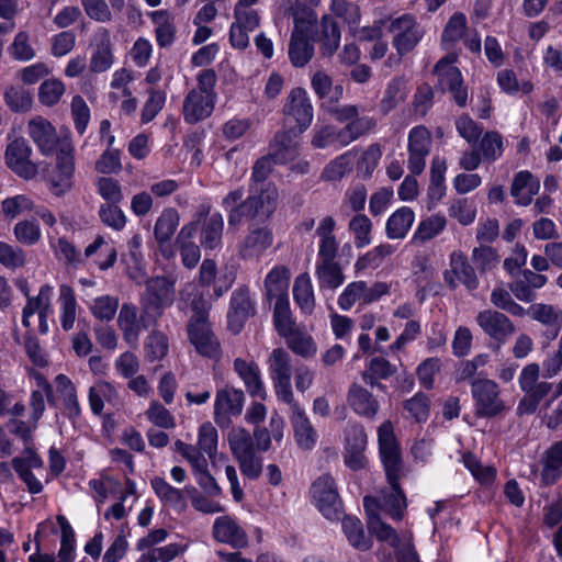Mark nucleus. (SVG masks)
Wrapping results in <instances>:
<instances>
[{
	"mask_svg": "<svg viewBox=\"0 0 562 562\" xmlns=\"http://www.w3.org/2000/svg\"><path fill=\"white\" fill-rule=\"evenodd\" d=\"M290 270L285 266H274L263 282L265 295L269 302L289 300Z\"/></svg>",
	"mask_w": 562,
	"mask_h": 562,
	"instance_id": "obj_34",
	"label": "nucleus"
},
{
	"mask_svg": "<svg viewBox=\"0 0 562 562\" xmlns=\"http://www.w3.org/2000/svg\"><path fill=\"white\" fill-rule=\"evenodd\" d=\"M196 229V223L191 222L182 226L177 237L182 265L188 269H193L201 259L200 248L193 241Z\"/></svg>",
	"mask_w": 562,
	"mask_h": 562,
	"instance_id": "obj_36",
	"label": "nucleus"
},
{
	"mask_svg": "<svg viewBox=\"0 0 562 562\" xmlns=\"http://www.w3.org/2000/svg\"><path fill=\"white\" fill-rule=\"evenodd\" d=\"M254 314V304L247 290H236L231 297L228 327L233 333H239L246 319Z\"/></svg>",
	"mask_w": 562,
	"mask_h": 562,
	"instance_id": "obj_35",
	"label": "nucleus"
},
{
	"mask_svg": "<svg viewBox=\"0 0 562 562\" xmlns=\"http://www.w3.org/2000/svg\"><path fill=\"white\" fill-rule=\"evenodd\" d=\"M408 93L407 80L404 77L393 78L386 86L381 106L384 112H390L403 103Z\"/></svg>",
	"mask_w": 562,
	"mask_h": 562,
	"instance_id": "obj_56",
	"label": "nucleus"
},
{
	"mask_svg": "<svg viewBox=\"0 0 562 562\" xmlns=\"http://www.w3.org/2000/svg\"><path fill=\"white\" fill-rule=\"evenodd\" d=\"M27 133L43 155H52L58 144V136L55 127L49 121L42 116L30 120Z\"/></svg>",
	"mask_w": 562,
	"mask_h": 562,
	"instance_id": "obj_25",
	"label": "nucleus"
},
{
	"mask_svg": "<svg viewBox=\"0 0 562 562\" xmlns=\"http://www.w3.org/2000/svg\"><path fill=\"white\" fill-rule=\"evenodd\" d=\"M227 442L235 459L255 451L252 437L243 427H233L227 434Z\"/></svg>",
	"mask_w": 562,
	"mask_h": 562,
	"instance_id": "obj_62",
	"label": "nucleus"
},
{
	"mask_svg": "<svg viewBox=\"0 0 562 562\" xmlns=\"http://www.w3.org/2000/svg\"><path fill=\"white\" fill-rule=\"evenodd\" d=\"M562 475V440L553 443L543 456L541 479L544 484L557 482Z\"/></svg>",
	"mask_w": 562,
	"mask_h": 562,
	"instance_id": "obj_49",
	"label": "nucleus"
},
{
	"mask_svg": "<svg viewBox=\"0 0 562 562\" xmlns=\"http://www.w3.org/2000/svg\"><path fill=\"white\" fill-rule=\"evenodd\" d=\"M378 439L380 456L383 462L390 491L382 492L379 497L367 496L363 499V506L368 515L369 530L381 541L389 542L392 547H397L402 541L395 530L381 521L379 512H385L394 519L402 517L406 507V499L398 486L401 458L400 449L393 432V426L390 422H384L378 429Z\"/></svg>",
	"mask_w": 562,
	"mask_h": 562,
	"instance_id": "obj_1",
	"label": "nucleus"
},
{
	"mask_svg": "<svg viewBox=\"0 0 562 562\" xmlns=\"http://www.w3.org/2000/svg\"><path fill=\"white\" fill-rule=\"evenodd\" d=\"M273 235L267 226L250 229L238 245V254L243 259H258L272 246Z\"/></svg>",
	"mask_w": 562,
	"mask_h": 562,
	"instance_id": "obj_26",
	"label": "nucleus"
},
{
	"mask_svg": "<svg viewBox=\"0 0 562 562\" xmlns=\"http://www.w3.org/2000/svg\"><path fill=\"white\" fill-rule=\"evenodd\" d=\"M57 304L60 326L65 331H69L75 326L78 310L75 291L69 284L59 285Z\"/></svg>",
	"mask_w": 562,
	"mask_h": 562,
	"instance_id": "obj_37",
	"label": "nucleus"
},
{
	"mask_svg": "<svg viewBox=\"0 0 562 562\" xmlns=\"http://www.w3.org/2000/svg\"><path fill=\"white\" fill-rule=\"evenodd\" d=\"M56 520L61 533L57 558L50 554L33 553L29 557V562H74L76 552L75 531L65 516L58 515Z\"/></svg>",
	"mask_w": 562,
	"mask_h": 562,
	"instance_id": "obj_21",
	"label": "nucleus"
},
{
	"mask_svg": "<svg viewBox=\"0 0 562 562\" xmlns=\"http://www.w3.org/2000/svg\"><path fill=\"white\" fill-rule=\"evenodd\" d=\"M540 182L529 171L522 170L515 175L510 188L516 204L527 206L539 192Z\"/></svg>",
	"mask_w": 562,
	"mask_h": 562,
	"instance_id": "obj_38",
	"label": "nucleus"
},
{
	"mask_svg": "<svg viewBox=\"0 0 562 562\" xmlns=\"http://www.w3.org/2000/svg\"><path fill=\"white\" fill-rule=\"evenodd\" d=\"M245 395L243 391L233 387L220 390L215 396L214 418L218 425H223L227 417L241 413Z\"/></svg>",
	"mask_w": 562,
	"mask_h": 562,
	"instance_id": "obj_24",
	"label": "nucleus"
},
{
	"mask_svg": "<svg viewBox=\"0 0 562 562\" xmlns=\"http://www.w3.org/2000/svg\"><path fill=\"white\" fill-rule=\"evenodd\" d=\"M128 252L124 255L123 261L127 266V273L128 276L139 282L145 273L143 271V255L140 251L142 247V237L140 235L136 234L134 235L128 244Z\"/></svg>",
	"mask_w": 562,
	"mask_h": 562,
	"instance_id": "obj_54",
	"label": "nucleus"
},
{
	"mask_svg": "<svg viewBox=\"0 0 562 562\" xmlns=\"http://www.w3.org/2000/svg\"><path fill=\"white\" fill-rule=\"evenodd\" d=\"M393 45L400 55H405L420 42L424 36L423 27L411 14H404L391 22Z\"/></svg>",
	"mask_w": 562,
	"mask_h": 562,
	"instance_id": "obj_8",
	"label": "nucleus"
},
{
	"mask_svg": "<svg viewBox=\"0 0 562 562\" xmlns=\"http://www.w3.org/2000/svg\"><path fill=\"white\" fill-rule=\"evenodd\" d=\"M218 432L217 429L210 423H203L198 431L196 449L202 456L211 461L213 465L221 460L225 459L224 454H218Z\"/></svg>",
	"mask_w": 562,
	"mask_h": 562,
	"instance_id": "obj_39",
	"label": "nucleus"
},
{
	"mask_svg": "<svg viewBox=\"0 0 562 562\" xmlns=\"http://www.w3.org/2000/svg\"><path fill=\"white\" fill-rule=\"evenodd\" d=\"M528 315H530L533 321L546 326L551 333V338H555L558 336L562 326L561 307L552 304L537 303L532 304L528 308Z\"/></svg>",
	"mask_w": 562,
	"mask_h": 562,
	"instance_id": "obj_40",
	"label": "nucleus"
},
{
	"mask_svg": "<svg viewBox=\"0 0 562 562\" xmlns=\"http://www.w3.org/2000/svg\"><path fill=\"white\" fill-rule=\"evenodd\" d=\"M155 25L156 42L160 47L170 46L175 41L176 26L173 16L166 10H157L149 13Z\"/></svg>",
	"mask_w": 562,
	"mask_h": 562,
	"instance_id": "obj_48",
	"label": "nucleus"
},
{
	"mask_svg": "<svg viewBox=\"0 0 562 562\" xmlns=\"http://www.w3.org/2000/svg\"><path fill=\"white\" fill-rule=\"evenodd\" d=\"M179 214L175 209H166L155 223V238L159 244V250L165 258H171L175 255L169 241L179 225Z\"/></svg>",
	"mask_w": 562,
	"mask_h": 562,
	"instance_id": "obj_27",
	"label": "nucleus"
},
{
	"mask_svg": "<svg viewBox=\"0 0 562 562\" xmlns=\"http://www.w3.org/2000/svg\"><path fill=\"white\" fill-rule=\"evenodd\" d=\"M480 328L501 347L516 330L513 322L503 313L485 310L476 315Z\"/></svg>",
	"mask_w": 562,
	"mask_h": 562,
	"instance_id": "obj_16",
	"label": "nucleus"
},
{
	"mask_svg": "<svg viewBox=\"0 0 562 562\" xmlns=\"http://www.w3.org/2000/svg\"><path fill=\"white\" fill-rule=\"evenodd\" d=\"M21 291L26 296V303L22 310V325L30 331L33 330V318L37 315L38 331L45 335L49 330L48 318L53 314V297L55 289L52 284H42L36 295H30L27 286H22Z\"/></svg>",
	"mask_w": 562,
	"mask_h": 562,
	"instance_id": "obj_3",
	"label": "nucleus"
},
{
	"mask_svg": "<svg viewBox=\"0 0 562 562\" xmlns=\"http://www.w3.org/2000/svg\"><path fill=\"white\" fill-rule=\"evenodd\" d=\"M215 95L203 91H190L183 102V117L188 123H196L210 116L214 109Z\"/></svg>",
	"mask_w": 562,
	"mask_h": 562,
	"instance_id": "obj_30",
	"label": "nucleus"
},
{
	"mask_svg": "<svg viewBox=\"0 0 562 562\" xmlns=\"http://www.w3.org/2000/svg\"><path fill=\"white\" fill-rule=\"evenodd\" d=\"M55 389L61 398L65 413L75 418L80 414V406L77 397V391L71 380L65 374H58L55 379Z\"/></svg>",
	"mask_w": 562,
	"mask_h": 562,
	"instance_id": "obj_50",
	"label": "nucleus"
},
{
	"mask_svg": "<svg viewBox=\"0 0 562 562\" xmlns=\"http://www.w3.org/2000/svg\"><path fill=\"white\" fill-rule=\"evenodd\" d=\"M74 171L75 161L72 148L68 144H63L57 154L56 166L47 176L54 194L60 195L71 188Z\"/></svg>",
	"mask_w": 562,
	"mask_h": 562,
	"instance_id": "obj_15",
	"label": "nucleus"
},
{
	"mask_svg": "<svg viewBox=\"0 0 562 562\" xmlns=\"http://www.w3.org/2000/svg\"><path fill=\"white\" fill-rule=\"evenodd\" d=\"M496 83L499 90L512 97L529 94L533 90L530 80L519 79L513 69H502L496 74Z\"/></svg>",
	"mask_w": 562,
	"mask_h": 562,
	"instance_id": "obj_47",
	"label": "nucleus"
},
{
	"mask_svg": "<svg viewBox=\"0 0 562 562\" xmlns=\"http://www.w3.org/2000/svg\"><path fill=\"white\" fill-rule=\"evenodd\" d=\"M415 222V212L408 206H401L393 212L386 223L385 233L390 239H403Z\"/></svg>",
	"mask_w": 562,
	"mask_h": 562,
	"instance_id": "obj_42",
	"label": "nucleus"
},
{
	"mask_svg": "<svg viewBox=\"0 0 562 562\" xmlns=\"http://www.w3.org/2000/svg\"><path fill=\"white\" fill-rule=\"evenodd\" d=\"M319 34L321 52L323 55L331 56L340 43V30L337 23L329 16H324L321 23Z\"/></svg>",
	"mask_w": 562,
	"mask_h": 562,
	"instance_id": "obj_57",
	"label": "nucleus"
},
{
	"mask_svg": "<svg viewBox=\"0 0 562 562\" xmlns=\"http://www.w3.org/2000/svg\"><path fill=\"white\" fill-rule=\"evenodd\" d=\"M367 447V434L363 427L353 425L346 431L344 450V462L353 471L361 470L367 465L364 450Z\"/></svg>",
	"mask_w": 562,
	"mask_h": 562,
	"instance_id": "obj_20",
	"label": "nucleus"
},
{
	"mask_svg": "<svg viewBox=\"0 0 562 562\" xmlns=\"http://www.w3.org/2000/svg\"><path fill=\"white\" fill-rule=\"evenodd\" d=\"M353 162L355 155L350 151H347L327 164L322 172L321 178L324 181H339L351 171Z\"/></svg>",
	"mask_w": 562,
	"mask_h": 562,
	"instance_id": "obj_63",
	"label": "nucleus"
},
{
	"mask_svg": "<svg viewBox=\"0 0 562 562\" xmlns=\"http://www.w3.org/2000/svg\"><path fill=\"white\" fill-rule=\"evenodd\" d=\"M134 81L133 71L127 68L116 69L112 74L109 98L113 102L120 101L123 97H130L133 93L131 85Z\"/></svg>",
	"mask_w": 562,
	"mask_h": 562,
	"instance_id": "obj_64",
	"label": "nucleus"
},
{
	"mask_svg": "<svg viewBox=\"0 0 562 562\" xmlns=\"http://www.w3.org/2000/svg\"><path fill=\"white\" fill-rule=\"evenodd\" d=\"M31 154L32 148L24 138H14L5 148V164L19 177L26 180L33 179L37 175L38 167L30 159Z\"/></svg>",
	"mask_w": 562,
	"mask_h": 562,
	"instance_id": "obj_12",
	"label": "nucleus"
},
{
	"mask_svg": "<svg viewBox=\"0 0 562 562\" xmlns=\"http://www.w3.org/2000/svg\"><path fill=\"white\" fill-rule=\"evenodd\" d=\"M312 88L325 103H336L342 97V87L333 86L331 78L324 71H317L312 77Z\"/></svg>",
	"mask_w": 562,
	"mask_h": 562,
	"instance_id": "obj_53",
	"label": "nucleus"
},
{
	"mask_svg": "<svg viewBox=\"0 0 562 562\" xmlns=\"http://www.w3.org/2000/svg\"><path fill=\"white\" fill-rule=\"evenodd\" d=\"M85 256L92 258L100 270H108L115 263L117 251L110 241L99 236L85 249Z\"/></svg>",
	"mask_w": 562,
	"mask_h": 562,
	"instance_id": "obj_44",
	"label": "nucleus"
},
{
	"mask_svg": "<svg viewBox=\"0 0 562 562\" xmlns=\"http://www.w3.org/2000/svg\"><path fill=\"white\" fill-rule=\"evenodd\" d=\"M443 279L452 289L463 284L468 290L473 291L479 284L474 269L468 262L465 255L460 251H453L450 255L449 269L445 271Z\"/></svg>",
	"mask_w": 562,
	"mask_h": 562,
	"instance_id": "obj_19",
	"label": "nucleus"
},
{
	"mask_svg": "<svg viewBox=\"0 0 562 562\" xmlns=\"http://www.w3.org/2000/svg\"><path fill=\"white\" fill-rule=\"evenodd\" d=\"M348 403L360 416L372 418L379 411V403L364 387L353 384L348 392Z\"/></svg>",
	"mask_w": 562,
	"mask_h": 562,
	"instance_id": "obj_43",
	"label": "nucleus"
},
{
	"mask_svg": "<svg viewBox=\"0 0 562 562\" xmlns=\"http://www.w3.org/2000/svg\"><path fill=\"white\" fill-rule=\"evenodd\" d=\"M290 422L297 447L302 450H312L318 436L305 411L300 405L293 406V413H290Z\"/></svg>",
	"mask_w": 562,
	"mask_h": 562,
	"instance_id": "obj_28",
	"label": "nucleus"
},
{
	"mask_svg": "<svg viewBox=\"0 0 562 562\" xmlns=\"http://www.w3.org/2000/svg\"><path fill=\"white\" fill-rule=\"evenodd\" d=\"M260 23L258 11L234 10V22L229 29V42L234 48L244 49L249 44V34Z\"/></svg>",
	"mask_w": 562,
	"mask_h": 562,
	"instance_id": "obj_23",
	"label": "nucleus"
},
{
	"mask_svg": "<svg viewBox=\"0 0 562 562\" xmlns=\"http://www.w3.org/2000/svg\"><path fill=\"white\" fill-rule=\"evenodd\" d=\"M223 216L220 213L210 215L202 227L200 241L205 249H216L222 244Z\"/></svg>",
	"mask_w": 562,
	"mask_h": 562,
	"instance_id": "obj_52",
	"label": "nucleus"
},
{
	"mask_svg": "<svg viewBox=\"0 0 562 562\" xmlns=\"http://www.w3.org/2000/svg\"><path fill=\"white\" fill-rule=\"evenodd\" d=\"M278 204V191L274 186L265 184L260 191L254 189L246 201L241 203L245 217L263 222L276 211Z\"/></svg>",
	"mask_w": 562,
	"mask_h": 562,
	"instance_id": "obj_10",
	"label": "nucleus"
},
{
	"mask_svg": "<svg viewBox=\"0 0 562 562\" xmlns=\"http://www.w3.org/2000/svg\"><path fill=\"white\" fill-rule=\"evenodd\" d=\"M191 285L181 292V299L190 302L192 315L188 323V337L198 353L203 357L215 358L220 355V342L214 336L209 321L207 313L210 304L202 296L191 299Z\"/></svg>",
	"mask_w": 562,
	"mask_h": 562,
	"instance_id": "obj_2",
	"label": "nucleus"
},
{
	"mask_svg": "<svg viewBox=\"0 0 562 562\" xmlns=\"http://www.w3.org/2000/svg\"><path fill=\"white\" fill-rule=\"evenodd\" d=\"M274 19L292 18L294 29L313 27L316 15L301 0H281L274 9Z\"/></svg>",
	"mask_w": 562,
	"mask_h": 562,
	"instance_id": "obj_29",
	"label": "nucleus"
},
{
	"mask_svg": "<svg viewBox=\"0 0 562 562\" xmlns=\"http://www.w3.org/2000/svg\"><path fill=\"white\" fill-rule=\"evenodd\" d=\"M457 61L456 56H447L440 59L436 67L435 74L438 77V85L442 90H448L452 93L454 101L463 106L467 104L468 92L463 87V79L461 71L454 65Z\"/></svg>",
	"mask_w": 562,
	"mask_h": 562,
	"instance_id": "obj_11",
	"label": "nucleus"
},
{
	"mask_svg": "<svg viewBox=\"0 0 562 562\" xmlns=\"http://www.w3.org/2000/svg\"><path fill=\"white\" fill-rule=\"evenodd\" d=\"M270 157L278 164H285L297 156L296 135L290 132L278 133L270 146Z\"/></svg>",
	"mask_w": 562,
	"mask_h": 562,
	"instance_id": "obj_46",
	"label": "nucleus"
},
{
	"mask_svg": "<svg viewBox=\"0 0 562 562\" xmlns=\"http://www.w3.org/2000/svg\"><path fill=\"white\" fill-rule=\"evenodd\" d=\"M315 278L321 291H335L346 280L342 269L337 261H316Z\"/></svg>",
	"mask_w": 562,
	"mask_h": 562,
	"instance_id": "obj_41",
	"label": "nucleus"
},
{
	"mask_svg": "<svg viewBox=\"0 0 562 562\" xmlns=\"http://www.w3.org/2000/svg\"><path fill=\"white\" fill-rule=\"evenodd\" d=\"M396 369L385 358H372L368 364L367 370L362 373V379L371 386L376 385L380 390L384 386L378 382L380 379H387L395 373Z\"/></svg>",
	"mask_w": 562,
	"mask_h": 562,
	"instance_id": "obj_58",
	"label": "nucleus"
},
{
	"mask_svg": "<svg viewBox=\"0 0 562 562\" xmlns=\"http://www.w3.org/2000/svg\"><path fill=\"white\" fill-rule=\"evenodd\" d=\"M284 114L295 121L300 134L310 127L314 112L306 90L302 88L291 90L284 105Z\"/></svg>",
	"mask_w": 562,
	"mask_h": 562,
	"instance_id": "obj_18",
	"label": "nucleus"
},
{
	"mask_svg": "<svg viewBox=\"0 0 562 562\" xmlns=\"http://www.w3.org/2000/svg\"><path fill=\"white\" fill-rule=\"evenodd\" d=\"M447 226V218L442 214H434L422 220L413 235V241L425 243L437 237Z\"/></svg>",
	"mask_w": 562,
	"mask_h": 562,
	"instance_id": "obj_55",
	"label": "nucleus"
},
{
	"mask_svg": "<svg viewBox=\"0 0 562 562\" xmlns=\"http://www.w3.org/2000/svg\"><path fill=\"white\" fill-rule=\"evenodd\" d=\"M175 447L176 451L190 463L199 486L210 496H220L222 490L209 472L207 459L198 452L192 445L176 441Z\"/></svg>",
	"mask_w": 562,
	"mask_h": 562,
	"instance_id": "obj_5",
	"label": "nucleus"
},
{
	"mask_svg": "<svg viewBox=\"0 0 562 562\" xmlns=\"http://www.w3.org/2000/svg\"><path fill=\"white\" fill-rule=\"evenodd\" d=\"M117 392L115 386L108 381H98L89 389L88 400L93 414L99 415L104 408V404L116 400Z\"/></svg>",
	"mask_w": 562,
	"mask_h": 562,
	"instance_id": "obj_51",
	"label": "nucleus"
},
{
	"mask_svg": "<svg viewBox=\"0 0 562 562\" xmlns=\"http://www.w3.org/2000/svg\"><path fill=\"white\" fill-rule=\"evenodd\" d=\"M342 531L353 548L361 551L370 549L371 540L364 535L363 526L357 517H345L342 519Z\"/></svg>",
	"mask_w": 562,
	"mask_h": 562,
	"instance_id": "obj_59",
	"label": "nucleus"
},
{
	"mask_svg": "<svg viewBox=\"0 0 562 562\" xmlns=\"http://www.w3.org/2000/svg\"><path fill=\"white\" fill-rule=\"evenodd\" d=\"M390 286L385 282H375L371 286L364 281L349 283L338 296V306L349 311L355 304H370L387 294Z\"/></svg>",
	"mask_w": 562,
	"mask_h": 562,
	"instance_id": "obj_6",
	"label": "nucleus"
},
{
	"mask_svg": "<svg viewBox=\"0 0 562 562\" xmlns=\"http://www.w3.org/2000/svg\"><path fill=\"white\" fill-rule=\"evenodd\" d=\"M293 299L303 314H313L315 308V294L308 273L304 272L295 278L293 283Z\"/></svg>",
	"mask_w": 562,
	"mask_h": 562,
	"instance_id": "obj_45",
	"label": "nucleus"
},
{
	"mask_svg": "<svg viewBox=\"0 0 562 562\" xmlns=\"http://www.w3.org/2000/svg\"><path fill=\"white\" fill-rule=\"evenodd\" d=\"M471 384L475 409L480 416H495L505 408L496 382L490 379H481L472 381Z\"/></svg>",
	"mask_w": 562,
	"mask_h": 562,
	"instance_id": "obj_7",
	"label": "nucleus"
},
{
	"mask_svg": "<svg viewBox=\"0 0 562 562\" xmlns=\"http://www.w3.org/2000/svg\"><path fill=\"white\" fill-rule=\"evenodd\" d=\"M311 497L313 504L326 519H339L342 512V503L335 481L329 474H323L313 482Z\"/></svg>",
	"mask_w": 562,
	"mask_h": 562,
	"instance_id": "obj_4",
	"label": "nucleus"
},
{
	"mask_svg": "<svg viewBox=\"0 0 562 562\" xmlns=\"http://www.w3.org/2000/svg\"><path fill=\"white\" fill-rule=\"evenodd\" d=\"M311 32L312 27L293 29L289 58L294 67L305 66L314 54V47L310 42Z\"/></svg>",
	"mask_w": 562,
	"mask_h": 562,
	"instance_id": "obj_33",
	"label": "nucleus"
},
{
	"mask_svg": "<svg viewBox=\"0 0 562 562\" xmlns=\"http://www.w3.org/2000/svg\"><path fill=\"white\" fill-rule=\"evenodd\" d=\"M394 252V247L390 244H381L360 256L355 262V269L357 272L364 271L368 269L379 268L384 259Z\"/></svg>",
	"mask_w": 562,
	"mask_h": 562,
	"instance_id": "obj_60",
	"label": "nucleus"
},
{
	"mask_svg": "<svg viewBox=\"0 0 562 562\" xmlns=\"http://www.w3.org/2000/svg\"><path fill=\"white\" fill-rule=\"evenodd\" d=\"M234 369L244 381L246 390L250 396L259 400H266L267 391L261 379L260 369L255 361L238 358L234 362Z\"/></svg>",
	"mask_w": 562,
	"mask_h": 562,
	"instance_id": "obj_32",
	"label": "nucleus"
},
{
	"mask_svg": "<svg viewBox=\"0 0 562 562\" xmlns=\"http://www.w3.org/2000/svg\"><path fill=\"white\" fill-rule=\"evenodd\" d=\"M175 299V283L165 277H157L147 282L142 304L145 314L157 317L161 311L170 306Z\"/></svg>",
	"mask_w": 562,
	"mask_h": 562,
	"instance_id": "obj_9",
	"label": "nucleus"
},
{
	"mask_svg": "<svg viewBox=\"0 0 562 562\" xmlns=\"http://www.w3.org/2000/svg\"><path fill=\"white\" fill-rule=\"evenodd\" d=\"M235 281V273L232 270L224 269L217 271L216 263L211 259H205L199 271V282L203 288H212L214 296L220 297L227 292Z\"/></svg>",
	"mask_w": 562,
	"mask_h": 562,
	"instance_id": "obj_22",
	"label": "nucleus"
},
{
	"mask_svg": "<svg viewBox=\"0 0 562 562\" xmlns=\"http://www.w3.org/2000/svg\"><path fill=\"white\" fill-rule=\"evenodd\" d=\"M114 64V55L110 33L100 29L94 36V48L90 57V71L99 74L108 71Z\"/></svg>",
	"mask_w": 562,
	"mask_h": 562,
	"instance_id": "obj_31",
	"label": "nucleus"
},
{
	"mask_svg": "<svg viewBox=\"0 0 562 562\" xmlns=\"http://www.w3.org/2000/svg\"><path fill=\"white\" fill-rule=\"evenodd\" d=\"M154 317L153 314H143L139 316L137 307L133 304L124 303L119 312L117 324L123 333L125 341L134 346L138 342L140 333L148 327L149 317Z\"/></svg>",
	"mask_w": 562,
	"mask_h": 562,
	"instance_id": "obj_17",
	"label": "nucleus"
},
{
	"mask_svg": "<svg viewBox=\"0 0 562 562\" xmlns=\"http://www.w3.org/2000/svg\"><path fill=\"white\" fill-rule=\"evenodd\" d=\"M360 121L349 122L344 128L337 130L333 126H316L312 138V145L316 148L339 149L347 146L360 135L358 125Z\"/></svg>",
	"mask_w": 562,
	"mask_h": 562,
	"instance_id": "obj_13",
	"label": "nucleus"
},
{
	"mask_svg": "<svg viewBox=\"0 0 562 562\" xmlns=\"http://www.w3.org/2000/svg\"><path fill=\"white\" fill-rule=\"evenodd\" d=\"M448 215L460 225H471L476 217V205L465 198L452 199L448 204Z\"/></svg>",
	"mask_w": 562,
	"mask_h": 562,
	"instance_id": "obj_61",
	"label": "nucleus"
},
{
	"mask_svg": "<svg viewBox=\"0 0 562 562\" xmlns=\"http://www.w3.org/2000/svg\"><path fill=\"white\" fill-rule=\"evenodd\" d=\"M212 535L217 542L228 544L234 549H244L249 544L247 531L240 521L232 515L215 518Z\"/></svg>",
	"mask_w": 562,
	"mask_h": 562,
	"instance_id": "obj_14",
	"label": "nucleus"
}]
</instances>
